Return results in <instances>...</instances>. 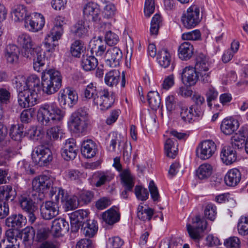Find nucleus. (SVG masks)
Returning a JSON list of instances; mask_svg holds the SVG:
<instances>
[{
    "label": "nucleus",
    "instance_id": "nucleus-1",
    "mask_svg": "<svg viewBox=\"0 0 248 248\" xmlns=\"http://www.w3.org/2000/svg\"><path fill=\"white\" fill-rule=\"evenodd\" d=\"M61 128L60 126H54L47 131L46 139L42 141V144L34 148L31 153V158L33 162L39 166L48 165L53 159L52 154L49 146L52 144L51 139L56 140L59 137Z\"/></svg>",
    "mask_w": 248,
    "mask_h": 248
},
{
    "label": "nucleus",
    "instance_id": "nucleus-2",
    "mask_svg": "<svg viewBox=\"0 0 248 248\" xmlns=\"http://www.w3.org/2000/svg\"><path fill=\"white\" fill-rule=\"evenodd\" d=\"M96 83L91 82L84 91L83 100H92L93 104L101 110H106L113 105L114 100L110 94L108 89H104L99 91Z\"/></svg>",
    "mask_w": 248,
    "mask_h": 248
},
{
    "label": "nucleus",
    "instance_id": "nucleus-3",
    "mask_svg": "<svg viewBox=\"0 0 248 248\" xmlns=\"http://www.w3.org/2000/svg\"><path fill=\"white\" fill-rule=\"evenodd\" d=\"M64 116L63 112L55 103H46L39 106L37 118L45 125H51L61 121Z\"/></svg>",
    "mask_w": 248,
    "mask_h": 248
},
{
    "label": "nucleus",
    "instance_id": "nucleus-4",
    "mask_svg": "<svg viewBox=\"0 0 248 248\" xmlns=\"http://www.w3.org/2000/svg\"><path fill=\"white\" fill-rule=\"evenodd\" d=\"M62 77L59 71L55 69L43 71L41 85L43 92L51 95L57 92L62 86Z\"/></svg>",
    "mask_w": 248,
    "mask_h": 248
},
{
    "label": "nucleus",
    "instance_id": "nucleus-5",
    "mask_svg": "<svg viewBox=\"0 0 248 248\" xmlns=\"http://www.w3.org/2000/svg\"><path fill=\"white\" fill-rule=\"evenodd\" d=\"M199 7L195 5H191L183 13L181 21L183 26L188 29L194 28L198 25L201 20Z\"/></svg>",
    "mask_w": 248,
    "mask_h": 248
},
{
    "label": "nucleus",
    "instance_id": "nucleus-6",
    "mask_svg": "<svg viewBox=\"0 0 248 248\" xmlns=\"http://www.w3.org/2000/svg\"><path fill=\"white\" fill-rule=\"evenodd\" d=\"M207 222L199 216L192 218L191 224H186L187 231L191 239L198 242L202 239L201 233L206 229Z\"/></svg>",
    "mask_w": 248,
    "mask_h": 248
},
{
    "label": "nucleus",
    "instance_id": "nucleus-7",
    "mask_svg": "<svg viewBox=\"0 0 248 248\" xmlns=\"http://www.w3.org/2000/svg\"><path fill=\"white\" fill-rule=\"evenodd\" d=\"M38 94L36 91L23 89L18 92L17 101L22 108H27L37 103Z\"/></svg>",
    "mask_w": 248,
    "mask_h": 248
},
{
    "label": "nucleus",
    "instance_id": "nucleus-8",
    "mask_svg": "<svg viewBox=\"0 0 248 248\" xmlns=\"http://www.w3.org/2000/svg\"><path fill=\"white\" fill-rule=\"evenodd\" d=\"M216 150V145L213 140H205L200 142L197 147L196 155L202 160H206L210 158Z\"/></svg>",
    "mask_w": 248,
    "mask_h": 248
},
{
    "label": "nucleus",
    "instance_id": "nucleus-9",
    "mask_svg": "<svg viewBox=\"0 0 248 248\" xmlns=\"http://www.w3.org/2000/svg\"><path fill=\"white\" fill-rule=\"evenodd\" d=\"M45 23V18L42 14L33 13L25 18L24 26L29 31L37 32L43 28Z\"/></svg>",
    "mask_w": 248,
    "mask_h": 248
},
{
    "label": "nucleus",
    "instance_id": "nucleus-10",
    "mask_svg": "<svg viewBox=\"0 0 248 248\" xmlns=\"http://www.w3.org/2000/svg\"><path fill=\"white\" fill-rule=\"evenodd\" d=\"M63 33V28L53 27L45 39L44 44L47 51L52 52L58 45V41Z\"/></svg>",
    "mask_w": 248,
    "mask_h": 248
},
{
    "label": "nucleus",
    "instance_id": "nucleus-11",
    "mask_svg": "<svg viewBox=\"0 0 248 248\" xmlns=\"http://www.w3.org/2000/svg\"><path fill=\"white\" fill-rule=\"evenodd\" d=\"M40 213L44 219H52L59 214V203L52 201L43 202L40 206Z\"/></svg>",
    "mask_w": 248,
    "mask_h": 248
},
{
    "label": "nucleus",
    "instance_id": "nucleus-12",
    "mask_svg": "<svg viewBox=\"0 0 248 248\" xmlns=\"http://www.w3.org/2000/svg\"><path fill=\"white\" fill-rule=\"evenodd\" d=\"M58 100L61 105L72 108L78 102V95L75 91L68 88L60 91Z\"/></svg>",
    "mask_w": 248,
    "mask_h": 248
},
{
    "label": "nucleus",
    "instance_id": "nucleus-13",
    "mask_svg": "<svg viewBox=\"0 0 248 248\" xmlns=\"http://www.w3.org/2000/svg\"><path fill=\"white\" fill-rule=\"evenodd\" d=\"M180 107L181 118L186 123H192L201 118L203 114L202 110L194 108L192 106L188 108L182 105Z\"/></svg>",
    "mask_w": 248,
    "mask_h": 248
},
{
    "label": "nucleus",
    "instance_id": "nucleus-14",
    "mask_svg": "<svg viewBox=\"0 0 248 248\" xmlns=\"http://www.w3.org/2000/svg\"><path fill=\"white\" fill-rule=\"evenodd\" d=\"M54 179L46 175H42L33 179L32 186L33 190L42 193L52 186Z\"/></svg>",
    "mask_w": 248,
    "mask_h": 248
},
{
    "label": "nucleus",
    "instance_id": "nucleus-15",
    "mask_svg": "<svg viewBox=\"0 0 248 248\" xmlns=\"http://www.w3.org/2000/svg\"><path fill=\"white\" fill-rule=\"evenodd\" d=\"M71 230L73 232H77L80 226L88 220V213L84 210H78L70 215Z\"/></svg>",
    "mask_w": 248,
    "mask_h": 248
},
{
    "label": "nucleus",
    "instance_id": "nucleus-16",
    "mask_svg": "<svg viewBox=\"0 0 248 248\" xmlns=\"http://www.w3.org/2000/svg\"><path fill=\"white\" fill-rule=\"evenodd\" d=\"M122 58L123 53L119 47H109L105 55L106 64L110 67H115L120 64Z\"/></svg>",
    "mask_w": 248,
    "mask_h": 248
},
{
    "label": "nucleus",
    "instance_id": "nucleus-17",
    "mask_svg": "<svg viewBox=\"0 0 248 248\" xmlns=\"http://www.w3.org/2000/svg\"><path fill=\"white\" fill-rule=\"evenodd\" d=\"M84 19L89 22H97L100 19V10L99 6L93 2L86 4L83 9Z\"/></svg>",
    "mask_w": 248,
    "mask_h": 248
},
{
    "label": "nucleus",
    "instance_id": "nucleus-18",
    "mask_svg": "<svg viewBox=\"0 0 248 248\" xmlns=\"http://www.w3.org/2000/svg\"><path fill=\"white\" fill-rule=\"evenodd\" d=\"M18 44L22 47V54L24 57H31V52L35 48L33 47V42L31 36L26 33L19 35L17 38Z\"/></svg>",
    "mask_w": 248,
    "mask_h": 248
},
{
    "label": "nucleus",
    "instance_id": "nucleus-19",
    "mask_svg": "<svg viewBox=\"0 0 248 248\" xmlns=\"http://www.w3.org/2000/svg\"><path fill=\"white\" fill-rule=\"evenodd\" d=\"M78 147L75 140L69 139L65 141L62 149L61 154L64 160L68 161L74 159L77 155Z\"/></svg>",
    "mask_w": 248,
    "mask_h": 248
},
{
    "label": "nucleus",
    "instance_id": "nucleus-20",
    "mask_svg": "<svg viewBox=\"0 0 248 248\" xmlns=\"http://www.w3.org/2000/svg\"><path fill=\"white\" fill-rule=\"evenodd\" d=\"M31 57H25L33 61V66L34 70L40 72L45 64V56L44 52L40 47H36L31 52Z\"/></svg>",
    "mask_w": 248,
    "mask_h": 248
},
{
    "label": "nucleus",
    "instance_id": "nucleus-21",
    "mask_svg": "<svg viewBox=\"0 0 248 248\" xmlns=\"http://www.w3.org/2000/svg\"><path fill=\"white\" fill-rule=\"evenodd\" d=\"M220 158L222 162L227 165H231L237 160V155L233 147L224 146L220 152Z\"/></svg>",
    "mask_w": 248,
    "mask_h": 248
},
{
    "label": "nucleus",
    "instance_id": "nucleus-22",
    "mask_svg": "<svg viewBox=\"0 0 248 248\" xmlns=\"http://www.w3.org/2000/svg\"><path fill=\"white\" fill-rule=\"evenodd\" d=\"M198 72L191 66L185 67L182 73V79L187 86L194 85L198 80Z\"/></svg>",
    "mask_w": 248,
    "mask_h": 248
},
{
    "label": "nucleus",
    "instance_id": "nucleus-23",
    "mask_svg": "<svg viewBox=\"0 0 248 248\" xmlns=\"http://www.w3.org/2000/svg\"><path fill=\"white\" fill-rule=\"evenodd\" d=\"M19 54V48L16 45L9 44L5 48L4 57L7 62L10 64L18 62Z\"/></svg>",
    "mask_w": 248,
    "mask_h": 248
},
{
    "label": "nucleus",
    "instance_id": "nucleus-24",
    "mask_svg": "<svg viewBox=\"0 0 248 248\" xmlns=\"http://www.w3.org/2000/svg\"><path fill=\"white\" fill-rule=\"evenodd\" d=\"M120 175L122 183L125 188V189L122 192L121 196L124 199H127L128 197L127 191H131L134 185L133 178L127 170L122 171Z\"/></svg>",
    "mask_w": 248,
    "mask_h": 248
},
{
    "label": "nucleus",
    "instance_id": "nucleus-25",
    "mask_svg": "<svg viewBox=\"0 0 248 248\" xmlns=\"http://www.w3.org/2000/svg\"><path fill=\"white\" fill-rule=\"evenodd\" d=\"M241 179V174L239 170L234 168L230 170L224 177L225 184L230 186H235L237 185Z\"/></svg>",
    "mask_w": 248,
    "mask_h": 248
},
{
    "label": "nucleus",
    "instance_id": "nucleus-26",
    "mask_svg": "<svg viewBox=\"0 0 248 248\" xmlns=\"http://www.w3.org/2000/svg\"><path fill=\"white\" fill-rule=\"evenodd\" d=\"M239 127V123L235 119L231 118L224 119L222 122L220 128L225 135H231L234 133Z\"/></svg>",
    "mask_w": 248,
    "mask_h": 248
},
{
    "label": "nucleus",
    "instance_id": "nucleus-27",
    "mask_svg": "<svg viewBox=\"0 0 248 248\" xmlns=\"http://www.w3.org/2000/svg\"><path fill=\"white\" fill-rule=\"evenodd\" d=\"M93 46L91 51L92 54H95L96 57L105 58L107 49L106 43L103 42L102 38L98 37L96 41L93 42Z\"/></svg>",
    "mask_w": 248,
    "mask_h": 248
},
{
    "label": "nucleus",
    "instance_id": "nucleus-28",
    "mask_svg": "<svg viewBox=\"0 0 248 248\" xmlns=\"http://www.w3.org/2000/svg\"><path fill=\"white\" fill-rule=\"evenodd\" d=\"M97 148L95 143L91 140L84 141L81 147L83 155L88 158L93 157L96 153Z\"/></svg>",
    "mask_w": 248,
    "mask_h": 248
},
{
    "label": "nucleus",
    "instance_id": "nucleus-29",
    "mask_svg": "<svg viewBox=\"0 0 248 248\" xmlns=\"http://www.w3.org/2000/svg\"><path fill=\"white\" fill-rule=\"evenodd\" d=\"M194 48L193 46L188 42L182 43L178 48V55L182 60H189L193 56Z\"/></svg>",
    "mask_w": 248,
    "mask_h": 248
},
{
    "label": "nucleus",
    "instance_id": "nucleus-30",
    "mask_svg": "<svg viewBox=\"0 0 248 248\" xmlns=\"http://www.w3.org/2000/svg\"><path fill=\"white\" fill-rule=\"evenodd\" d=\"M68 230L69 224L64 218H58L52 221L51 232L54 235L59 236L62 231L67 232Z\"/></svg>",
    "mask_w": 248,
    "mask_h": 248
},
{
    "label": "nucleus",
    "instance_id": "nucleus-31",
    "mask_svg": "<svg viewBox=\"0 0 248 248\" xmlns=\"http://www.w3.org/2000/svg\"><path fill=\"white\" fill-rule=\"evenodd\" d=\"M6 225L11 228H21L26 223V218L22 215H12L6 219Z\"/></svg>",
    "mask_w": 248,
    "mask_h": 248
},
{
    "label": "nucleus",
    "instance_id": "nucleus-32",
    "mask_svg": "<svg viewBox=\"0 0 248 248\" xmlns=\"http://www.w3.org/2000/svg\"><path fill=\"white\" fill-rule=\"evenodd\" d=\"M103 220L109 225H113L119 221L120 214L116 208H111L102 214Z\"/></svg>",
    "mask_w": 248,
    "mask_h": 248
},
{
    "label": "nucleus",
    "instance_id": "nucleus-33",
    "mask_svg": "<svg viewBox=\"0 0 248 248\" xmlns=\"http://www.w3.org/2000/svg\"><path fill=\"white\" fill-rule=\"evenodd\" d=\"M90 121L71 116L70 125L77 133H82L87 130Z\"/></svg>",
    "mask_w": 248,
    "mask_h": 248
},
{
    "label": "nucleus",
    "instance_id": "nucleus-34",
    "mask_svg": "<svg viewBox=\"0 0 248 248\" xmlns=\"http://www.w3.org/2000/svg\"><path fill=\"white\" fill-rule=\"evenodd\" d=\"M98 65V61L94 56L83 55L81 66L86 71L94 70Z\"/></svg>",
    "mask_w": 248,
    "mask_h": 248
},
{
    "label": "nucleus",
    "instance_id": "nucleus-35",
    "mask_svg": "<svg viewBox=\"0 0 248 248\" xmlns=\"http://www.w3.org/2000/svg\"><path fill=\"white\" fill-rule=\"evenodd\" d=\"M157 60L161 67L166 68L170 64L171 54L167 49H162L157 54Z\"/></svg>",
    "mask_w": 248,
    "mask_h": 248
},
{
    "label": "nucleus",
    "instance_id": "nucleus-36",
    "mask_svg": "<svg viewBox=\"0 0 248 248\" xmlns=\"http://www.w3.org/2000/svg\"><path fill=\"white\" fill-rule=\"evenodd\" d=\"M11 14L14 17L16 21L25 20V18L29 17L26 7L23 5L18 4L15 5L12 9Z\"/></svg>",
    "mask_w": 248,
    "mask_h": 248
},
{
    "label": "nucleus",
    "instance_id": "nucleus-37",
    "mask_svg": "<svg viewBox=\"0 0 248 248\" xmlns=\"http://www.w3.org/2000/svg\"><path fill=\"white\" fill-rule=\"evenodd\" d=\"M120 78V72L117 70H111L105 77V82L109 87L116 86Z\"/></svg>",
    "mask_w": 248,
    "mask_h": 248
},
{
    "label": "nucleus",
    "instance_id": "nucleus-38",
    "mask_svg": "<svg viewBox=\"0 0 248 248\" xmlns=\"http://www.w3.org/2000/svg\"><path fill=\"white\" fill-rule=\"evenodd\" d=\"M175 140L168 139L165 143L164 149L166 155L169 157L174 158L178 151L177 143Z\"/></svg>",
    "mask_w": 248,
    "mask_h": 248
},
{
    "label": "nucleus",
    "instance_id": "nucleus-39",
    "mask_svg": "<svg viewBox=\"0 0 248 248\" xmlns=\"http://www.w3.org/2000/svg\"><path fill=\"white\" fill-rule=\"evenodd\" d=\"M210 64L207 57L202 53L199 54L196 58V63L194 67L197 72L200 71H209Z\"/></svg>",
    "mask_w": 248,
    "mask_h": 248
},
{
    "label": "nucleus",
    "instance_id": "nucleus-40",
    "mask_svg": "<svg viewBox=\"0 0 248 248\" xmlns=\"http://www.w3.org/2000/svg\"><path fill=\"white\" fill-rule=\"evenodd\" d=\"M50 196L52 198V200H55V202L59 203V201L61 199L62 202H65L69 196L66 191L61 187H52L50 191Z\"/></svg>",
    "mask_w": 248,
    "mask_h": 248
},
{
    "label": "nucleus",
    "instance_id": "nucleus-41",
    "mask_svg": "<svg viewBox=\"0 0 248 248\" xmlns=\"http://www.w3.org/2000/svg\"><path fill=\"white\" fill-rule=\"evenodd\" d=\"M95 175L98 179L95 186L99 187L111 181L114 175L109 171L98 172Z\"/></svg>",
    "mask_w": 248,
    "mask_h": 248
},
{
    "label": "nucleus",
    "instance_id": "nucleus-42",
    "mask_svg": "<svg viewBox=\"0 0 248 248\" xmlns=\"http://www.w3.org/2000/svg\"><path fill=\"white\" fill-rule=\"evenodd\" d=\"M149 104L152 109L156 110L161 104V98L158 92L150 91L147 94Z\"/></svg>",
    "mask_w": 248,
    "mask_h": 248
},
{
    "label": "nucleus",
    "instance_id": "nucleus-43",
    "mask_svg": "<svg viewBox=\"0 0 248 248\" xmlns=\"http://www.w3.org/2000/svg\"><path fill=\"white\" fill-rule=\"evenodd\" d=\"M14 191L11 186H5L0 187V202H6L14 199Z\"/></svg>",
    "mask_w": 248,
    "mask_h": 248
},
{
    "label": "nucleus",
    "instance_id": "nucleus-44",
    "mask_svg": "<svg viewBox=\"0 0 248 248\" xmlns=\"http://www.w3.org/2000/svg\"><path fill=\"white\" fill-rule=\"evenodd\" d=\"M23 125L22 124H13L10 129V136L15 141H20L23 137Z\"/></svg>",
    "mask_w": 248,
    "mask_h": 248
},
{
    "label": "nucleus",
    "instance_id": "nucleus-45",
    "mask_svg": "<svg viewBox=\"0 0 248 248\" xmlns=\"http://www.w3.org/2000/svg\"><path fill=\"white\" fill-rule=\"evenodd\" d=\"M154 215V210L150 208H144L142 205H140L137 209V216L143 221H149Z\"/></svg>",
    "mask_w": 248,
    "mask_h": 248
},
{
    "label": "nucleus",
    "instance_id": "nucleus-46",
    "mask_svg": "<svg viewBox=\"0 0 248 248\" xmlns=\"http://www.w3.org/2000/svg\"><path fill=\"white\" fill-rule=\"evenodd\" d=\"M89 26H85L84 22L79 21L72 28V32L79 37H83L88 34Z\"/></svg>",
    "mask_w": 248,
    "mask_h": 248
},
{
    "label": "nucleus",
    "instance_id": "nucleus-47",
    "mask_svg": "<svg viewBox=\"0 0 248 248\" xmlns=\"http://www.w3.org/2000/svg\"><path fill=\"white\" fill-rule=\"evenodd\" d=\"M40 88V79L35 75H31L28 77L26 81V90L30 91H39Z\"/></svg>",
    "mask_w": 248,
    "mask_h": 248
},
{
    "label": "nucleus",
    "instance_id": "nucleus-48",
    "mask_svg": "<svg viewBox=\"0 0 248 248\" xmlns=\"http://www.w3.org/2000/svg\"><path fill=\"white\" fill-rule=\"evenodd\" d=\"M212 172V167L209 164L204 163L199 167L197 171V175L200 179L208 178Z\"/></svg>",
    "mask_w": 248,
    "mask_h": 248
},
{
    "label": "nucleus",
    "instance_id": "nucleus-49",
    "mask_svg": "<svg viewBox=\"0 0 248 248\" xmlns=\"http://www.w3.org/2000/svg\"><path fill=\"white\" fill-rule=\"evenodd\" d=\"M162 24V18L160 14H156L152 19L150 27L151 35H157L158 30Z\"/></svg>",
    "mask_w": 248,
    "mask_h": 248
},
{
    "label": "nucleus",
    "instance_id": "nucleus-50",
    "mask_svg": "<svg viewBox=\"0 0 248 248\" xmlns=\"http://www.w3.org/2000/svg\"><path fill=\"white\" fill-rule=\"evenodd\" d=\"M21 208L26 212H36L37 208L30 198H22L20 201Z\"/></svg>",
    "mask_w": 248,
    "mask_h": 248
},
{
    "label": "nucleus",
    "instance_id": "nucleus-51",
    "mask_svg": "<svg viewBox=\"0 0 248 248\" xmlns=\"http://www.w3.org/2000/svg\"><path fill=\"white\" fill-rule=\"evenodd\" d=\"M237 228L240 235L244 236L248 234V216H242L240 217Z\"/></svg>",
    "mask_w": 248,
    "mask_h": 248
},
{
    "label": "nucleus",
    "instance_id": "nucleus-52",
    "mask_svg": "<svg viewBox=\"0 0 248 248\" xmlns=\"http://www.w3.org/2000/svg\"><path fill=\"white\" fill-rule=\"evenodd\" d=\"M98 227L96 222L93 220L91 223L88 222L83 229V233L86 237H92L96 233Z\"/></svg>",
    "mask_w": 248,
    "mask_h": 248
},
{
    "label": "nucleus",
    "instance_id": "nucleus-53",
    "mask_svg": "<svg viewBox=\"0 0 248 248\" xmlns=\"http://www.w3.org/2000/svg\"><path fill=\"white\" fill-rule=\"evenodd\" d=\"M26 78L22 75L15 76L12 80L13 84L15 86L17 92L26 89Z\"/></svg>",
    "mask_w": 248,
    "mask_h": 248
},
{
    "label": "nucleus",
    "instance_id": "nucleus-54",
    "mask_svg": "<svg viewBox=\"0 0 248 248\" xmlns=\"http://www.w3.org/2000/svg\"><path fill=\"white\" fill-rule=\"evenodd\" d=\"M180 105L178 99L174 95H170L166 98V106L168 111L171 112L175 110Z\"/></svg>",
    "mask_w": 248,
    "mask_h": 248
},
{
    "label": "nucleus",
    "instance_id": "nucleus-55",
    "mask_svg": "<svg viewBox=\"0 0 248 248\" xmlns=\"http://www.w3.org/2000/svg\"><path fill=\"white\" fill-rule=\"evenodd\" d=\"M182 38L184 40H199L201 38V33L200 30H195L183 33L182 34Z\"/></svg>",
    "mask_w": 248,
    "mask_h": 248
},
{
    "label": "nucleus",
    "instance_id": "nucleus-56",
    "mask_svg": "<svg viewBox=\"0 0 248 248\" xmlns=\"http://www.w3.org/2000/svg\"><path fill=\"white\" fill-rule=\"evenodd\" d=\"M66 176L67 179L71 181H74L78 183H81L83 173L77 170H70L66 172Z\"/></svg>",
    "mask_w": 248,
    "mask_h": 248
},
{
    "label": "nucleus",
    "instance_id": "nucleus-57",
    "mask_svg": "<svg viewBox=\"0 0 248 248\" xmlns=\"http://www.w3.org/2000/svg\"><path fill=\"white\" fill-rule=\"evenodd\" d=\"M83 45L80 41H75L71 46V53L76 57H79L82 52L83 51Z\"/></svg>",
    "mask_w": 248,
    "mask_h": 248
},
{
    "label": "nucleus",
    "instance_id": "nucleus-58",
    "mask_svg": "<svg viewBox=\"0 0 248 248\" xmlns=\"http://www.w3.org/2000/svg\"><path fill=\"white\" fill-rule=\"evenodd\" d=\"M71 116L89 121V109L85 107H82L77 109Z\"/></svg>",
    "mask_w": 248,
    "mask_h": 248
},
{
    "label": "nucleus",
    "instance_id": "nucleus-59",
    "mask_svg": "<svg viewBox=\"0 0 248 248\" xmlns=\"http://www.w3.org/2000/svg\"><path fill=\"white\" fill-rule=\"evenodd\" d=\"M192 100L194 104L191 106L194 108L202 110V106L205 104V99L203 96L198 93H195L192 96Z\"/></svg>",
    "mask_w": 248,
    "mask_h": 248
},
{
    "label": "nucleus",
    "instance_id": "nucleus-60",
    "mask_svg": "<svg viewBox=\"0 0 248 248\" xmlns=\"http://www.w3.org/2000/svg\"><path fill=\"white\" fill-rule=\"evenodd\" d=\"M105 42L106 45L109 46H113L118 43L119 41V36L115 33L109 31H107L105 36Z\"/></svg>",
    "mask_w": 248,
    "mask_h": 248
},
{
    "label": "nucleus",
    "instance_id": "nucleus-61",
    "mask_svg": "<svg viewBox=\"0 0 248 248\" xmlns=\"http://www.w3.org/2000/svg\"><path fill=\"white\" fill-rule=\"evenodd\" d=\"M135 193L137 198L140 200L146 201L148 198V190L141 186H135Z\"/></svg>",
    "mask_w": 248,
    "mask_h": 248
},
{
    "label": "nucleus",
    "instance_id": "nucleus-62",
    "mask_svg": "<svg viewBox=\"0 0 248 248\" xmlns=\"http://www.w3.org/2000/svg\"><path fill=\"white\" fill-rule=\"evenodd\" d=\"M124 244L123 240L116 236L109 238L108 241V248H123Z\"/></svg>",
    "mask_w": 248,
    "mask_h": 248
},
{
    "label": "nucleus",
    "instance_id": "nucleus-63",
    "mask_svg": "<svg viewBox=\"0 0 248 248\" xmlns=\"http://www.w3.org/2000/svg\"><path fill=\"white\" fill-rule=\"evenodd\" d=\"M240 241L237 237L232 236L226 239L224 245L227 248H240Z\"/></svg>",
    "mask_w": 248,
    "mask_h": 248
},
{
    "label": "nucleus",
    "instance_id": "nucleus-64",
    "mask_svg": "<svg viewBox=\"0 0 248 248\" xmlns=\"http://www.w3.org/2000/svg\"><path fill=\"white\" fill-rule=\"evenodd\" d=\"M216 214V207L211 203L207 204L204 210L205 217L211 220H214Z\"/></svg>",
    "mask_w": 248,
    "mask_h": 248
}]
</instances>
